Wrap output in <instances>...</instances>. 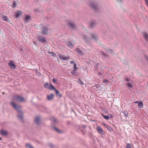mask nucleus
<instances>
[{
  "mask_svg": "<svg viewBox=\"0 0 148 148\" xmlns=\"http://www.w3.org/2000/svg\"><path fill=\"white\" fill-rule=\"evenodd\" d=\"M59 57L60 60L64 61L66 60L69 59V57L68 56H66L61 54L59 55Z\"/></svg>",
  "mask_w": 148,
  "mask_h": 148,
  "instance_id": "obj_1",
  "label": "nucleus"
},
{
  "mask_svg": "<svg viewBox=\"0 0 148 148\" xmlns=\"http://www.w3.org/2000/svg\"><path fill=\"white\" fill-rule=\"evenodd\" d=\"M38 38L39 39V41L42 43H44L46 42V38L43 36H39Z\"/></svg>",
  "mask_w": 148,
  "mask_h": 148,
  "instance_id": "obj_2",
  "label": "nucleus"
},
{
  "mask_svg": "<svg viewBox=\"0 0 148 148\" xmlns=\"http://www.w3.org/2000/svg\"><path fill=\"white\" fill-rule=\"evenodd\" d=\"M8 64L11 68L13 69H15L16 67L14 62L12 61H10L9 63Z\"/></svg>",
  "mask_w": 148,
  "mask_h": 148,
  "instance_id": "obj_3",
  "label": "nucleus"
},
{
  "mask_svg": "<svg viewBox=\"0 0 148 148\" xmlns=\"http://www.w3.org/2000/svg\"><path fill=\"white\" fill-rule=\"evenodd\" d=\"M25 23V24L27 23L29 21L31 20V17L29 15H25V17L24 19Z\"/></svg>",
  "mask_w": 148,
  "mask_h": 148,
  "instance_id": "obj_4",
  "label": "nucleus"
},
{
  "mask_svg": "<svg viewBox=\"0 0 148 148\" xmlns=\"http://www.w3.org/2000/svg\"><path fill=\"white\" fill-rule=\"evenodd\" d=\"M2 20L4 21H5L7 22H10L11 21L9 20V19L8 18L7 16L5 15H3L2 16Z\"/></svg>",
  "mask_w": 148,
  "mask_h": 148,
  "instance_id": "obj_5",
  "label": "nucleus"
},
{
  "mask_svg": "<svg viewBox=\"0 0 148 148\" xmlns=\"http://www.w3.org/2000/svg\"><path fill=\"white\" fill-rule=\"evenodd\" d=\"M11 105L13 106L14 108L18 112V106L14 102H12L11 103Z\"/></svg>",
  "mask_w": 148,
  "mask_h": 148,
  "instance_id": "obj_6",
  "label": "nucleus"
},
{
  "mask_svg": "<svg viewBox=\"0 0 148 148\" xmlns=\"http://www.w3.org/2000/svg\"><path fill=\"white\" fill-rule=\"evenodd\" d=\"M23 113L21 110L19 109V121H22V119L23 117Z\"/></svg>",
  "mask_w": 148,
  "mask_h": 148,
  "instance_id": "obj_7",
  "label": "nucleus"
},
{
  "mask_svg": "<svg viewBox=\"0 0 148 148\" xmlns=\"http://www.w3.org/2000/svg\"><path fill=\"white\" fill-rule=\"evenodd\" d=\"M54 95L53 94H51L50 95L47 96V99L49 100H50L53 98Z\"/></svg>",
  "mask_w": 148,
  "mask_h": 148,
  "instance_id": "obj_8",
  "label": "nucleus"
},
{
  "mask_svg": "<svg viewBox=\"0 0 148 148\" xmlns=\"http://www.w3.org/2000/svg\"><path fill=\"white\" fill-rule=\"evenodd\" d=\"M47 29L45 27H44L42 31V34H47Z\"/></svg>",
  "mask_w": 148,
  "mask_h": 148,
  "instance_id": "obj_9",
  "label": "nucleus"
},
{
  "mask_svg": "<svg viewBox=\"0 0 148 148\" xmlns=\"http://www.w3.org/2000/svg\"><path fill=\"white\" fill-rule=\"evenodd\" d=\"M67 45L71 48H72L74 46L73 45L71 42H68L67 44Z\"/></svg>",
  "mask_w": 148,
  "mask_h": 148,
  "instance_id": "obj_10",
  "label": "nucleus"
},
{
  "mask_svg": "<svg viewBox=\"0 0 148 148\" xmlns=\"http://www.w3.org/2000/svg\"><path fill=\"white\" fill-rule=\"evenodd\" d=\"M68 25L71 28L73 29L74 28L75 26V25L74 24L70 22L68 23Z\"/></svg>",
  "mask_w": 148,
  "mask_h": 148,
  "instance_id": "obj_11",
  "label": "nucleus"
},
{
  "mask_svg": "<svg viewBox=\"0 0 148 148\" xmlns=\"http://www.w3.org/2000/svg\"><path fill=\"white\" fill-rule=\"evenodd\" d=\"M40 121V119L39 117H36L35 121L37 124H38L39 123V122Z\"/></svg>",
  "mask_w": 148,
  "mask_h": 148,
  "instance_id": "obj_12",
  "label": "nucleus"
},
{
  "mask_svg": "<svg viewBox=\"0 0 148 148\" xmlns=\"http://www.w3.org/2000/svg\"><path fill=\"white\" fill-rule=\"evenodd\" d=\"M97 130L101 134H102L103 132V130L100 126L97 127Z\"/></svg>",
  "mask_w": 148,
  "mask_h": 148,
  "instance_id": "obj_13",
  "label": "nucleus"
},
{
  "mask_svg": "<svg viewBox=\"0 0 148 148\" xmlns=\"http://www.w3.org/2000/svg\"><path fill=\"white\" fill-rule=\"evenodd\" d=\"M25 101V99L22 97L19 96V102H24Z\"/></svg>",
  "mask_w": 148,
  "mask_h": 148,
  "instance_id": "obj_14",
  "label": "nucleus"
},
{
  "mask_svg": "<svg viewBox=\"0 0 148 148\" xmlns=\"http://www.w3.org/2000/svg\"><path fill=\"white\" fill-rule=\"evenodd\" d=\"M48 89L50 90H55L56 89L54 87L51 85H49L48 87Z\"/></svg>",
  "mask_w": 148,
  "mask_h": 148,
  "instance_id": "obj_15",
  "label": "nucleus"
},
{
  "mask_svg": "<svg viewBox=\"0 0 148 148\" xmlns=\"http://www.w3.org/2000/svg\"><path fill=\"white\" fill-rule=\"evenodd\" d=\"M143 35L145 40L147 41L148 40V35L146 33H144Z\"/></svg>",
  "mask_w": 148,
  "mask_h": 148,
  "instance_id": "obj_16",
  "label": "nucleus"
},
{
  "mask_svg": "<svg viewBox=\"0 0 148 148\" xmlns=\"http://www.w3.org/2000/svg\"><path fill=\"white\" fill-rule=\"evenodd\" d=\"M1 134L3 135H5L7 134L8 132L6 131L2 130L1 131Z\"/></svg>",
  "mask_w": 148,
  "mask_h": 148,
  "instance_id": "obj_17",
  "label": "nucleus"
},
{
  "mask_svg": "<svg viewBox=\"0 0 148 148\" xmlns=\"http://www.w3.org/2000/svg\"><path fill=\"white\" fill-rule=\"evenodd\" d=\"M143 106V103L142 101H140L138 103V107L140 108H142Z\"/></svg>",
  "mask_w": 148,
  "mask_h": 148,
  "instance_id": "obj_18",
  "label": "nucleus"
},
{
  "mask_svg": "<svg viewBox=\"0 0 148 148\" xmlns=\"http://www.w3.org/2000/svg\"><path fill=\"white\" fill-rule=\"evenodd\" d=\"M55 90V92L56 95L57 96H59L60 97H61L62 95L60 94L59 92L56 89Z\"/></svg>",
  "mask_w": 148,
  "mask_h": 148,
  "instance_id": "obj_19",
  "label": "nucleus"
},
{
  "mask_svg": "<svg viewBox=\"0 0 148 148\" xmlns=\"http://www.w3.org/2000/svg\"><path fill=\"white\" fill-rule=\"evenodd\" d=\"M101 115L106 119L108 120L109 119V117L108 116H105L103 114H101Z\"/></svg>",
  "mask_w": 148,
  "mask_h": 148,
  "instance_id": "obj_20",
  "label": "nucleus"
},
{
  "mask_svg": "<svg viewBox=\"0 0 148 148\" xmlns=\"http://www.w3.org/2000/svg\"><path fill=\"white\" fill-rule=\"evenodd\" d=\"M14 16L15 18H18V11H17L15 12Z\"/></svg>",
  "mask_w": 148,
  "mask_h": 148,
  "instance_id": "obj_21",
  "label": "nucleus"
},
{
  "mask_svg": "<svg viewBox=\"0 0 148 148\" xmlns=\"http://www.w3.org/2000/svg\"><path fill=\"white\" fill-rule=\"evenodd\" d=\"M125 115L126 117H128V112L126 111H124L122 112Z\"/></svg>",
  "mask_w": 148,
  "mask_h": 148,
  "instance_id": "obj_22",
  "label": "nucleus"
},
{
  "mask_svg": "<svg viewBox=\"0 0 148 148\" xmlns=\"http://www.w3.org/2000/svg\"><path fill=\"white\" fill-rule=\"evenodd\" d=\"M16 1H13V6H12V7L13 8H15L16 6Z\"/></svg>",
  "mask_w": 148,
  "mask_h": 148,
  "instance_id": "obj_23",
  "label": "nucleus"
},
{
  "mask_svg": "<svg viewBox=\"0 0 148 148\" xmlns=\"http://www.w3.org/2000/svg\"><path fill=\"white\" fill-rule=\"evenodd\" d=\"M77 49V52H78V53H79V55H82L83 54V53L79 49Z\"/></svg>",
  "mask_w": 148,
  "mask_h": 148,
  "instance_id": "obj_24",
  "label": "nucleus"
},
{
  "mask_svg": "<svg viewBox=\"0 0 148 148\" xmlns=\"http://www.w3.org/2000/svg\"><path fill=\"white\" fill-rule=\"evenodd\" d=\"M109 82V81L108 80L106 79H104L103 81V82H102L103 84H107V83H108Z\"/></svg>",
  "mask_w": 148,
  "mask_h": 148,
  "instance_id": "obj_25",
  "label": "nucleus"
},
{
  "mask_svg": "<svg viewBox=\"0 0 148 148\" xmlns=\"http://www.w3.org/2000/svg\"><path fill=\"white\" fill-rule=\"evenodd\" d=\"M78 69V68L77 67V64H74V71H76Z\"/></svg>",
  "mask_w": 148,
  "mask_h": 148,
  "instance_id": "obj_26",
  "label": "nucleus"
},
{
  "mask_svg": "<svg viewBox=\"0 0 148 148\" xmlns=\"http://www.w3.org/2000/svg\"><path fill=\"white\" fill-rule=\"evenodd\" d=\"M57 132H58V133H61V131L59 129H58V128L55 127H54L53 128Z\"/></svg>",
  "mask_w": 148,
  "mask_h": 148,
  "instance_id": "obj_27",
  "label": "nucleus"
},
{
  "mask_svg": "<svg viewBox=\"0 0 148 148\" xmlns=\"http://www.w3.org/2000/svg\"><path fill=\"white\" fill-rule=\"evenodd\" d=\"M126 148H132L131 145L129 143H127L126 146Z\"/></svg>",
  "mask_w": 148,
  "mask_h": 148,
  "instance_id": "obj_28",
  "label": "nucleus"
},
{
  "mask_svg": "<svg viewBox=\"0 0 148 148\" xmlns=\"http://www.w3.org/2000/svg\"><path fill=\"white\" fill-rule=\"evenodd\" d=\"M49 86V85H48V83H45L44 85V86L45 88H48V87Z\"/></svg>",
  "mask_w": 148,
  "mask_h": 148,
  "instance_id": "obj_29",
  "label": "nucleus"
},
{
  "mask_svg": "<svg viewBox=\"0 0 148 148\" xmlns=\"http://www.w3.org/2000/svg\"><path fill=\"white\" fill-rule=\"evenodd\" d=\"M127 86L129 88H133V87L132 86L131 84H127Z\"/></svg>",
  "mask_w": 148,
  "mask_h": 148,
  "instance_id": "obj_30",
  "label": "nucleus"
},
{
  "mask_svg": "<svg viewBox=\"0 0 148 148\" xmlns=\"http://www.w3.org/2000/svg\"><path fill=\"white\" fill-rule=\"evenodd\" d=\"M91 6L93 8H96V6L94 4H92L91 5Z\"/></svg>",
  "mask_w": 148,
  "mask_h": 148,
  "instance_id": "obj_31",
  "label": "nucleus"
},
{
  "mask_svg": "<svg viewBox=\"0 0 148 148\" xmlns=\"http://www.w3.org/2000/svg\"><path fill=\"white\" fill-rule=\"evenodd\" d=\"M79 84H82V85H84V84L82 82L80 79H79Z\"/></svg>",
  "mask_w": 148,
  "mask_h": 148,
  "instance_id": "obj_32",
  "label": "nucleus"
},
{
  "mask_svg": "<svg viewBox=\"0 0 148 148\" xmlns=\"http://www.w3.org/2000/svg\"><path fill=\"white\" fill-rule=\"evenodd\" d=\"M105 113H107L108 112L107 110L105 108H103L102 110Z\"/></svg>",
  "mask_w": 148,
  "mask_h": 148,
  "instance_id": "obj_33",
  "label": "nucleus"
},
{
  "mask_svg": "<svg viewBox=\"0 0 148 148\" xmlns=\"http://www.w3.org/2000/svg\"><path fill=\"white\" fill-rule=\"evenodd\" d=\"M26 145L27 146L29 147L30 148H33L32 147H31L30 146V145L29 144L27 143V144H26Z\"/></svg>",
  "mask_w": 148,
  "mask_h": 148,
  "instance_id": "obj_34",
  "label": "nucleus"
},
{
  "mask_svg": "<svg viewBox=\"0 0 148 148\" xmlns=\"http://www.w3.org/2000/svg\"><path fill=\"white\" fill-rule=\"evenodd\" d=\"M92 36L93 37V38L94 39H96V37H97V36H96V35H92Z\"/></svg>",
  "mask_w": 148,
  "mask_h": 148,
  "instance_id": "obj_35",
  "label": "nucleus"
},
{
  "mask_svg": "<svg viewBox=\"0 0 148 148\" xmlns=\"http://www.w3.org/2000/svg\"><path fill=\"white\" fill-rule=\"evenodd\" d=\"M52 81L54 83H56L57 82V81H56V79L54 78H53V79Z\"/></svg>",
  "mask_w": 148,
  "mask_h": 148,
  "instance_id": "obj_36",
  "label": "nucleus"
},
{
  "mask_svg": "<svg viewBox=\"0 0 148 148\" xmlns=\"http://www.w3.org/2000/svg\"><path fill=\"white\" fill-rule=\"evenodd\" d=\"M75 71H74V70L73 71H72L71 72V73L72 74V75H74L75 74L76 72Z\"/></svg>",
  "mask_w": 148,
  "mask_h": 148,
  "instance_id": "obj_37",
  "label": "nucleus"
},
{
  "mask_svg": "<svg viewBox=\"0 0 148 148\" xmlns=\"http://www.w3.org/2000/svg\"><path fill=\"white\" fill-rule=\"evenodd\" d=\"M146 5L148 7V0H145Z\"/></svg>",
  "mask_w": 148,
  "mask_h": 148,
  "instance_id": "obj_38",
  "label": "nucleus"
},
{
  "mask_svg": "<svg viewBox=\"0 0 148 148\" xmlns=\"http://www.w3.org/2000/svg\"><path fill=\"white\" fill-rule=\"evenodd\" d=\"M94 24V23L92 22V23H91L90 25V27H92L93 26V25Z\"/></svg>",
  "mask_w": 148,
  "mask_h": 148,
  "instance_id": "obj_39",
  "label": "nucleus"
},
{
  "mask_svg": "<svg viewBox=\"0 0 148 148\" xmlns=\"http://www.w3.org/2000/svg\"><path fill=\"white\" fill-rule=\"evenodd\" d=\"M22 14V13L21 11H19V16L21 15Z\"/></svg>",
  "mask_w": 148,
  "mask_h": 148,
  "instance_id": "obj_40",
  "label": "nucleus"
},
{
  "mask_svg": "<svg viewBox=\"0 0 148 148\" xmlns=\"http://www.w3.org/2000/svg\"><path fill=\"white\" fill-rule=\"evenodd\" d=\"M125 80L126 81H127V82H128L129 81V79L128 78H126L125 79Z\"/></svg>",
  "mask_w": 148,
  "mask_h": 148,
  "instance_id": "obj_41",
  "label": "nucleus"
},
{
  "mask_svg": "<svg viewBox=\"0 0 148 148\" xmlns=\"http://www.w3.org/2000/svg\"><path fill=\"white\" fill-rule=\"evenodd\" d=\"M70 63L71 64H73L74 63V62L73 61H71L70 62Z\"/></svg>",
  "mask_w": 148,
  "mask_h": 148,
  "instance_id": "obj_42",
  "label": "nucleus"
},
{
  "mask_svg": "<svg viewBox=\"0 0 148 148\" xmlns=\"http://www.w3.org/2000/svg\"><path fill=\"white\" fill-rule=\"evenodd\" d=\"M107 128L108 130H109V129H111V128L110 126H109V127H107Z\"/></svg>",
  "mask_w": 148,
  "mask_h": 148,
  "instance_id": "obj_43",
  "label": "nucleus"
},
{
  "mask_svg": "<svg viewBox=\"0 0 148 148\" xmlns=\"http://www.w3.org/2000/svg\"><path fill=\"white\" fill-rule=\"evenodd\" d=\"M134 103H138L139 102H138V101H136V102H134Z\"/></svg>",
  "mask_w": 148,
  "mask_h": 148,
  "instance_id": "obj_44",
  "label": "nucleus"
},
{
  "mask_svg": "<svg viewBox=\"0 0 148 148\" xmlns=\"http://www.w3.org/2000/svg\"><path fill=\"white\" fill-rule=\"evenodd\" d=\"M53 56H54V57H55L56 56V54L55 53H54L53 55Z\"/></svg>",
  "mask_w": 148,
  "mask_h": 148,
  "instance_id": "obj_45",
  "label": "nucleus"
},
{
  "mask_svg": "<svg viewBox=\"0 0 148 148\" xmlns=\"http://www.w3.org/2000/svg\"><path fill=\"white\" fill-rule=\"evenodd\" d=\"M110 117H111V118H113V116H112L111 115V114H110Z\"/></svg>",
  "mask_w": 148,
  "mask_h": 148,
  "instance_id": "obj_46",
  "label": "nucleus"
},
{
  "mask_svg": "<svg viewBox=\"0 0 148 148\" xmlns=\"http://www.w3.org/2000/svg\"><path fill=\"white\" fill-rule=\"evenodd\" d=\"M118 1H121V0H116Z\"/></svg>",
  "mask_w": 148,
  "mask_h": 148,
  "instance_id": "obj_47",
  "label": "nucleus"
},
{
  "mask_svg": "<svg viewBox=\"0 0 148 148\" xmlns=\"http://www.w3.org/2000/svg\"><path fill=\"white\" fill-rule=\"evenodd\" d=\"M2 140V138L0 137V140Z\"/></svg>",
  "mask_w": 148,
  "mask_h": 148,
  "instance_id": "obj_48",
  "label": "nucleus"
},
{
  "mask_svg": "<svg viewBox=\"0 0 148 148\" xmlns=\"http://www.w3.org/2000/svg\"><path fill=\"white\" fill-rule=\"evenodd\" d=\"M98 75H99L101 74V73L100 72H99L98 73Z\"/></svg>",
  "mask_w": 148,
  "mask_h": 148,
  "instance_id": "obj_49",
  "label": "nucleus"
},
{
  "mask_svg": "<svg viewBox=\"0 0 148 148\" xmlns=\"http://www.w3.org/2000/svg\"><path fill=\"white\" fill-rule=\"evenodd\" d=\"M2 94H5V93L4 92H2Z\"/></svg>",
  "mask_w": 148,
  "mask_h": 148,
  "instance_id": "obj_50",
  "label": "nucleus"
},
{
  "mask_svg": "<svg viewBox=\"0 0 148 148\" xmlns=\"http://www.w3.org/2000/svg\"><path fill=\"white\" fill-rule=\"evenodd\" d=\"M103 125H104V126H105V124H103Z\"/></svg>",
  "mask_w": 148,
  "mask_h": 148,
  "instance_id": "obj_51",
  "label": "nucleus"
},
{
  "mask_svg": "<svg viewBox=\"0 0 148 148\" xmlns=\"http://www.w3.org/2000/svg\"><path fill=\"white\" fill-rule=\"evenodd\" d=\"M103 54H104V56H106V55H105L104 54V53H103Z\"/></svg>",
  "mask_w": 148,
  "mask_h": 148,
  "instance_id": "obj_52",
  "label": "nucleus"
},
{
  "mask_svg": "<svg viewBox=\"0 0 148 148\" xmlns=\"http://www.w3.org/2000/svg\"><path fill=\"white\" fill-rule=\"evenodd\" d=\"M86 38L85 37H84V39H85Z\"/></svg>",
  "mask_w": 148,
  "mask_h": 148,
  "instance_id": "obj_53",
  "label": "nucleus"
},
{
  "mask_svg": "<svg viewBox=\"0 0 148 148\" xmlns=\"http://www.w3.org/2000/svg\"><path fill=\"white\" fill-rule=\"evenodd\" d=\"M147 59V60H148V59Z\"/></svg>",
  "mask_w": 148,
  "mask_h": 148,
  "instance_id": "obj_54",
  "label": "nucleus"
}]
</instances>
